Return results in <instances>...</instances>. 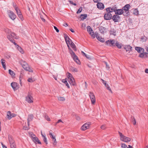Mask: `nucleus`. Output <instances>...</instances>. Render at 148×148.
Listing matches in <instances>:
<instances>
[{
  "instance_id": "26",
  "label": "nucleus",
  "mask_w": 148,
  "mask_h": 148,
  "mask_svg": "<svg viewBox=\"0 0 148 148\" xmlns=\"http://www.w3.org/2000/svg\"><path fill=\"white\" fill-rule=\"evenodd\" d=\"M130 7V5L129 4H127L123 7V10L127 11L129 10Z\"/></svg>"
},
{
  "instance_id": "4",
  "label": "nucleus",
  "mask_w": 148,
  "mask_h": 148,
  "mask_svg": "<svg viewBox=\"0 0 148 148\" xmlns=\"http://www.w3.org/2000/svg\"><path fill=\"white\" fill-rule=\"evenodd\" d=\"M118 132L121 140L125 142H128L130 141V138L124 136L121 133L119 132Z\"/></svg>"
},
{
  "instance_id": "18",
  "label": "nucleus",
  "mask_w": 148,
  "mask_h": 148,
  "mask_svg": "<svg viewBox=\"0 0 148 148\" xmlns=\"http://www.w3.org/2000/svg\"><path fill=\"white\" fill-rule=\"evenodd\" d=\"M135 49L138 53H139L143 52L144 51V49L143 48L140 47H136L135 48Z\"/></svg>"
},
{
  "instance_id": "30",
  "label": "nucleus",
  "mask_w": 148,
  "mask_h": 148,
  "mask_svg": "<svg viewBox=\"0 0 148 148\" xmlns=\"http://www.w3.org/2000/svg\"><path fill=\"white\" fill-rule=\"evenodd\" d=\"M41 133L42 136L43 138V140L45 143H46V144L47 145L48 144L47 138L45 136L42 134V132H41Z\"/></svg>"
},
{
  "instance_id": "53",
  "label": "nucleus",
  "mask_w": 148,
  "mask_h": 148,
  "mask_svg": "<svg viewBox=\"0 0 148 148\" xmlns=\"http://www.w3.org/2000/svg\"><path fill=\"white\" fill-rule=\"evenodd\" d=\"M30 136L31 137H32V139L34 137H36L35 135L32 133L31 134H30Z\"/></svg>"
},
{
  "instance_id": "22",
  "label": "nucleus",
  "mask_w": 148,
  "mask_h": 148,
  "mask_svg": "<svg viewBox=\"0 0 148 148\" xmlns=\"http://www.w3.org/2000/svg\"><path fill=\"white\" fill-rule=\"evenodd\" d=\"M110 34L113 35L115 36L116 35V31L114 29H111L110 31Z\"/></svg>"
},
{
  "instance_id": "63",
  "label": "nucleus",
  "mask_w": 148,
  "mask_h": 148,
  "mask_svg": "<svg viewBox=\"0 0 148 148\" xmlns=\"http://www.w3.org/2000/svg\"><path fill=\"white\" fill-rule=\"evenodd\" d=\"M145 72L147 73H148V69H147L145 70Z\"/></svg>"
},
{
  "instance_id": "37",
  "label": "nucleus",
  "mask_w": 148,
  "mask_h": 148,
  "mask_svg": "<svg viewBox=\"0 0 148 148\" xmlns=\"http://www.w3.org/2000/svg\"><path fill=\"white\" fill-rule=\"evenodd\" d=\"M87 31L89 33H90V32H92L93 31L89 26H88L87 27Z\"/></svg>"
},
{
  "instance_id": "3",
  "label": "nucleus",
  "mask_w": 148,
  "mask_h": 148,
  "mask_svg": "<svg viewBox=\"0 0 148 148\" xmlns=\"http://www.w3.org/2000/svg\"><path fill=\"white\" fill-rule=\"evenodd\" d=\"M8 38L11 42H13L14 39H17L18 37L16 36L15 34L13 32H11L10 34H8L7 35Z\"/></svg>"
},
{
  "instance_id": "52",
  "label": "nucleus",
  "mask_w": 148,
  "mask_h": 148,
  "mask_svg": "<svg viewBox=\"0 0 148 148\" xmlns=\"http://www.w3.org/2000/svg\"><path fill=\"white\" fill-rule=\"evenodd\" d=\"M106 128V127L105 125H103L101 127V129L102 130H105Z\"/></svg>"
},
{
  "instance_id": "42",
  "label": "nucleus",
  "mask_w": 148,
  "mask_h": 148,
  "mask_svg": "<svg viewBox=\"0 0 148 148\" xmlns=\"http://www.w3.org/2000/svg\"><path fill=\"white\" fill-rule=\"evenodd\" d=\"M58 99L59 100L62 101H64L65 100V98L64 97H58Z\"/></svg>"
},
{
  "instance_id": "25",
  "label": "nucleus",
  "mask_w": 148,
  "mask_h": 148,
  "mask_svg": "<svg viewBox=\"0 0 148 148\" xmlns=\"http://www.w3.org/2000/svg\"><path fill=\"white\" fill-rule=\"evenodd\" d=\"M75 61L78 64H80V62L79 60L78 59L77 57L75 54Z\"/></svg>"
},
{
  "instance_id": "45",
  "label": "nucleus",
  "mask_w": 148,
  "mask_h": 148,
  "mask_svg": "<svg viewBox=\"0 0 148 148\" xmlns=\"http://www.w3.org/2000/svg\"><path fill=\"white\" fill-rule=\"evenodd\" d=\"M145 55V53L143 52L139 54V57L141 58H143Z\"/></svg>"
},
{
  "instance_id": "46",
  "label": "nucleus",
  "mask_w": 148,
  "mask_h": 148,
  "mask_svg": "<svg viewBox=\"0 0 148 148\" xmlns=\"http://www.w3.org/2000/svg\"><path fill=\"white\" fill-rule=\"evenodd\" d=\"M27 81L29 82H34V80L32 78H29L28 79Z\"/></svg>"
},
{
  "instance_id": "57",
  "label": "nucleus",
  "mask_w": 148,
  "mask_h": 148,
  "mask_svg": "<svg viewBox=\"0 0 148 148\" xmlns=\"http://www.w3.org/2000/svg\"><path fill=\"white\" fill-rule=\"evenodd\" d=\"M76 119L78 121H79L80 119V117L78 116H76Z\"/></svg>"
},
{
  "instance_id": "61",
  "label": "nucleus",
  "mask_w": 148,
  "mask_h": 148,
  "mask_svg": "<svg viewBox=\"0 0 148 148\" xmlns=\"http://www.w3.org/2000/svg\"><path fill=\"white\" fill-rule=\"evenodd\" d=\"M69 1L70 3H71V4H73V5H74V3H73V2L72 1Z\"/></svg>"
},
{
  "instance_id": "29",
  "label": "nucleus",
  "mask_w": 148,
  "mask_h": 148,
  "mask_svg": "<svg viewBox=\"0 0 148 148\" xmlns=\"http://www.w3.org/2000/svg\"><path fill=\"white\" fill-rule=\"evenodd\" d=\"M62 82L64 83L66 86L68 87V88H69V86L67 82L66 79H62Z\"/></svg>"
},
{
  "instance_id": "47",
  "label": "nucleus",
  "mask_w": 148,
  "mask_h": 148,
  "mask_svg": "<svg viewBox=\"0 0 148 148\" xmlns=\"http://www.w3.org/2000/svg\"><path fill=\"white\" fill-rule=\"evenodd\" d=\"M53 144L54 146H55L56 145V144L57 143V142L56 141V138H55V139H53Z\"/></svg>"
},
{
  "instance_id": "8",
  "label": "nucleus",
  "mask_w": 148,
  "mask_h": 148,
  "mask_svg": "<svg viewBox=\"0 0 148 148\" xmlns=\"http://www.w3.org/2000/svg\"><path fill=\"white\" fill-rule=\"evenodd\" d=\"M112 14L111 13L107 12L105 14L104 16V18L106 20L111 19L112 18Z\"/></svg>"
},
{
  "instance_id": "62",
  "label": "nucleus",
  "mask_w": 148,
  "mask_h": 148,
  "mask_svg": "<svg viewBox=\"0 0 148 148\" xmlns=\"http://www.w3.org/2000/svg\"><path fill=\"white\" fill-rule=\"evenodd\" d=\"M12 43H13L15 45H16V47H18V45H17V44H16V42H13Z\"/></svg>"
},
{
  "instance_id": "44",
  "label": "nucleus",
  "mask_w": 148,
  "mask_h": 148,
  "mask_svg": "<svg viewBox=\"0 0 148 148\" xmlns=\"http://www.w3.org/2000/svg\"><path fill=\"white\" fill-rule=\"evenodd\" d=\"M10 144L11 148H16V146L14 143Z\"/></svg>"
},
{
  "instance_id": "23",
  "label": "nucleus",
  "mask_w": 148,
  "mask_h": 148,
  "mask_svg": "<svg viewBox=\"0 0 148 148\" xmlns=\"http://www.w3.org/2000/svg\"><path fill=\"white\" fill-rule=\"evenodd\" d=\"M99 30L101 33L104 34L105 32L106 28L104 27H101L99 28Z\"/></svg>"
},
{
  "instance_id": "55",
  "label": "nucleus",
  "mask_w": 148,
  "mask_h": 148,
  "mask_svg": "<svg viewBox=\"0 0 148 148\" xmlns=\"http://www.w3.org/2000/svg\"><path fill=\"white\" fill-rule=\"evenodd\" d=\"M54 28L57 32H59V31L56 26H54Z\"/></svg>"
},
{
  "instance_id": "33",
  "label": "nucleus",
  "mask_w": 148,
  "mask_h": 148,
  "mask_svg": "<svg viewBox=\"0 0 148 148\" xmlns=\"http://www.w3.org/2000/svg\"><path fill=\"white\" fill-rule=\"evenodd\" d=\"M15 10L16 12L17 13V14L18 15H19V14H21V13L20 10L17 7H15Z\"/></svg>"
},
{
  "instance_id": "7",
  "label": "nucleus",
  "mask_w": 148,
  "mask_h": 148,
  "mask_svg": "<svg viewBox=\"0 0 148 148\" xmlns=\"http://www.w3.org/2000/svg\"><path fill=\"white\" fill-rule=\"evenodd\" d=\"M89 96L91 100L92 104L93 105L94 104L96 101V99L94 94L91 92H90L89 93Z\"/></svg>"
},
{
  "instance_id": "24",
  "label": "nucleus",
  "mask_w": 148,
  "mask_h": 148,
  "mask_svg": "<svg viewBox=\"0 0 148 148\" xmlns=\"http://www.w3.org/2000/svg\"><path fill=\"white\" fill-rule=\"evenodd\" d=\"M132 47L130 45H127L125 46L124 47L125 49L127 52L128 51H130L132 50Z\"/></svg>"
},
{
  "instance_id": "58",
  "label": "nucleus",
  "mask_w": 148,
  "mask_h": 148,
  "mask_svg": "<svg viewBox=\"0 0 148 148\" xmlns=\"http://www.w3.org/2000/svg\"><path fill=\"white\" fill-rule=\"evenodd\" d=\"M60 122H62L63 123V122L62 121L61 119H59L58 120V121L56 123V124H57L58 123H59Z\"/></svg>"
},
{
  "instance_id": "16",
  "label": "nucleus",
  "mask_w": 148,
  "mask_h": 148,
  "mask_svg": "<svg viewBox=\"0 0 148 148\" xmlns=\"http://www.w3.org/2000/svg\"><path fill=\"white\" fill-rule=\"evenodd\" d=\"M8 138L10 144L14 143V141L12 136L11 135H9Z\"/></svg>"
},
{
  "instance_id": "10",
  "label": "nucleus",
  "mask_w": 148,
  "mask_h": 148,
  "mask_svg": "<svg viewBox=\"0 0 148 148\" xmlns=\"http://www.w3.org/2000/svg\"><path fill=\"white\" fill-rule=\"evenodd\" d=\"M8 15L10 18L12 20H14L16 17V15L12 11L8 10Z\"/></svg>"
},
{
  "instance_id": "32",
  "label": "nucleus",
  "mask_w": 148,
  "mask_h": 148,
  "mask_svg": "<svg viewBox=\"0 0 148 148\" xmlns=\"http://www.w3.org/2000/svg\"><path fill=\"white\" fill-rule=\"evenodd\" d=\"M5 32L6 33L7 35L10 34L11 33V31L8 28H5L4 29Z\"/></svg>"
},
{
  "instance_id": "14",
  "label": "nucleus",
  "mask_w": 148,
  "mask_h": 148,
  "mask_svg": "<svg viewBox=\"0 0 148 148\" xmlns=\"http://www.w3.org/2000/svg\"><path fill=\"white\" fill-rule=\"evenodd\" d=\"M116 42L114 40H108L106 42V43L107 44H108V43L109 42L110 45L111 44V45L112 46H114V44H116Z\"/></svg>"
},
{
  "instance_id": "2",
  "label": "nucleus",
  "mask_w": 148,
  "mask_h": 148,
  "mask_svg": "<svg viewBox=\"0 0 148 148\" xmlns=\"http://www.w3.org/2000/svg\"><path fill=\"white\" fill-rule=\"evenodd\" d=\"M21 64L23 68L25 70L29 72H32L33 70L31 69L27 62L24 61H22L21 62Z\"/></svg>"
},
{
  "instance_id": "1",
  "label": "nucleus",
  "mask_w": 148,
  "mask_h": 148,
  "mask_svg": "<svg viewBox=\"0 0 148 148\" xmlns=\"http://www.w3.org/2000/svg\"><path fill=\"white\" fill-rule=\"evenodd\" d=\"M64 37L68 47L69 52L74 60V53L73 51L74 50V43L66 34H64Z\"/></svg>"
},
{
  "instance_id": "56",
  "label": "nucleus",
  "mask_w": 148,
  "mask_h": 148,
  "mask_svg": "<svg viewBox=\"0 0 148 148\" xmlns=\"http://www.w3.org/2000/svg\"><path fill=\"white\" fill-rule=\"evenodd\" d=\"M102 81L103 83V84L105 85V86H106L107 84L106 82L103 79H102Z\"/></svg>"
},
{
  "instance_id": "13",
  "label": "nucleus",
  "mask_w": 148,
  "mask_h": 148,
  "mask_svg": "<svg viewBox=\"0 0 148 148\" xmlns=\"http://www.w3.org/2000/svg\"><path fill=\"white\" fill-rule=\"evenodd\" d=\"M7 115L8 116V119L10 120L12 118L15 117L16 115L15 114L12 113L10 111H9L7 112Z\"/></svg>"
},
{
  "instance_id": "28",
  "label": "nucleus",
  "mask_w": 148,
  "mask_h": 148,
  "mask_svg": "<svg viewBox=\"0 0 148 148\" xmlns=\"http://www.w3.org/2000/svg\"><path fill=\"white\" fill-rule=\"evenodd\" d=\"M1 62L5 70L6 69V66L5 65V60L3 59H1Z\"/></svg>"
},
{
  "instance_id": "9",
  "label": "nucleus",
  "mask_w": 148,
  "mask_h": 148,
  "mask_svg": "<svg viewBox=\"0 0 148 148\" xmlns=\"http://www.w3.org/2000/svg\"><path fill=\"white\" fill-rule=\"evenodd\" d=\"M90 125V123L89 122L85 123L81 127V130L84 131L89 129Z\"/></svg>"
},
{
  "instance_id": "21",
  "label": "nucleus",
  "mask_w": 148,
  "mask_h": 148,
  "mask_svg": "<svg viewBox=\"0 0 148 148\" xmlns=\"http://www.w3.org/2000/svg\"><path fill=\"white\" fill-rule=\"evenodd\" d=\"M96 36L97 39L100 42H104V39L101 37L99 36L98 34H96Z\"/></svg>"
},
{
  "instance_id": "41",
  "label": "nucleus",
  "mask_w": 148,
  "mask_h": 148,
  "mask_svg": "<svg viewBox=\"0 0 148 148\" xmlns=\"http://www.w3.org/2000/svg\"><path fill=\"white\" fill-rule=\"evenodd\" d=\"M131 119L132 120V122L134 125H135L136 123V121L135 118L133 117H132Z\"/></svg>"
},
{
  "instance_id": "34",
  "label": "nucleus",
  "mask_w": 148,
  "mask_h": 148,
  "mask_svg": "<svg viewBox=\"0 0 148 148\" xmlns=\"http://www.w3.org/2000/svg\"><path fill=\"white\" fill-rule=\"evenodd\" d=\"M81 53L82 55L83 56H85L88 59H90V57L89 56L86 55L83 51H82Z\"/></svg>"
},
{
  "instance_id": "15",
  "label": "nucleus",
  "mask_w": 148,
  "mask_h": 148,
  "mask_svg": "<svg viewBox=\"0 0 148 148\" xmlns=\"http://www.w3.org/2000/svg\"><path fill=\"white\" fill-rule=\"evenodd\" d=\"M123 10L122 9H118L116 10V11H115V13L116 14L118 15H121L123 14Z\"/></svg>"
},
{
  "instance_id": "36",
  "label": "nucleus",
  "mask_w": 148,
  "mask_h": 148,
  "mask_svg": "<svg viewBox=\"0 0 148 148\" xmlns=\"http://www.w3.org/2000/svg\"><path fill=\"white\" fill-rule=\"evenodd\" d=\"M133 13L134 14L137 16L138 14V11L137 9H135L133 10Z\"/></svg>"
},
{
  "instance_id": "20",
  "label": "nucleus",
  "mask_w": 148,
  "mask_h": 148,
  "mask_svg": "<svg viewBox=\"0 0 148 148\" xmlns=\"http://www.w3.org/2000/svg\"><path fill=\"white\" fill-rule=\"evenodd\" d=\"M106 10L107 12L111 13V12H115V11H116V10L114 8L110 7L106 8Z\"/></svg>"
},
{
  "instance_id": "59",
  "label": "nucleus",
  "mask_w": 148,
  "mask_h": 148,
  "mask_svg": "<svg viewBox=\"0 0 148 148\" xmlns=\"http://www.w3.org/2000/svg\"><path fill=\"white\" fill-rule=\"evenodd\" d=\"M23 129L25 130H27L29 129V128L26 127V126H24Z\"/></svg>"
},
{
  "instance_id": "64",
  "label": "nucleus",
  "mask_w": 148,
  "mask_h": 148,
  "mask_svg": "<svg viewBox=\"0 0 148 148\" xmlns=\"http://www.w3.org/2000/svg\"><path fill=\"white\" fill-rule=\"evenodd\" d=\"M2 147H3V148H7V147H6V146L4 145L2 143Z\"/></svg>"
},
{
  "instance_id": "11",
  "label": "nucleus",
  "mask_w": 148,
  "mask_h": 148,
  "mask_svg": "<svg viewBox=\"0 0 148 148\" xmlns=\"http://www.w3.org/2000/svg\"><path fill=\"white\" fill-rule=\"evenodd\" d=\"M112 19L114 22H118L120 19V17L119 15L115 14L112 16Z\"/></svg>"
},
{
  "instance_id": "31",
  "label": "nucleus",
  "mask_w": 148,
  "mask_h": 148,
  "mask_svg": "<svg viewBox=\"0 0 148 148\" xmlns=\"http://www.w3.org/2000/svg\"><path fill=\"white\" fill-rule=\"evenodd\" d=\"M87 17V15L86 14H81L80 16V18L82 20H84L86 19Z\"/></svg>"
},
{
  "instance_id": "38",
  "label": "nucleus",
  "mask_w": 148,
  "mask_h": 148,
  "mask_svg": "<svg viewBox=\"0 0 148 148\" xmlns=\"http://www.w3.org/2000/svg\"><path fill=\"white\" fill-rule=\"evenodd\" d=\"M9 72L10 74L12 77L14 76V75H15V74L14 73V72L10 69H9Z\"/></svg>"
},
{
  "instance_id": "54",
  "label": "nucleus",
  "mask_w": 148,
  "mask_h": 148,
  "mask_svg": "<svg viewBox=\"0 0 148 148\" xmlns=\"http://www.w3.org/2000/svg\"><path fill=\"white\" fill-rule=\"evenodd\" d=\"M45 118L46 119H47L48 121H50V119L49 118L48 116L47 115H45Z\"/></svg>"
},
{
  "instance_id": "51",
  "label": "nucleus",
  "mask_w": 148,
  "mask_h": 148,
  "mask_svg": "<svg viewBox=\"0 0 148 148\" xmlns=\"http://www.w3.org/2000/svg\"><path fill=\"white\" fill-rule=\"evenodd\" d=\"M104 63L106 65V68L108 69H109L110 68V67H109V65H108V64L107 63V62L105 61H104Z\"/></svg>"
},
{
  "instance_id": "48",
  "label": "nucleus",
  "mask_w": 148,
  "mask_h": 148,
  "mask_svg": "<svg viewBox=\"0 0 148 148\" xmlns=\"http://www.w3.org/2000/svg\"><path fill=\"white\" fill-rule=\"evenodd\" d=\"M121 147H122L123 148H127V145H126L124 143H122L121 144Z\"/></svg>"
},
{
  "instance_id": "40",
  "label": "nucleus",
  "mask_w": 148,
  "mask_h": 148,
  "mask_svg": "<svg viewBox=\"0 0 148 148\" xmlns=\"http://www.w3.org/2000/svg\"><path fill=\"white\" fill-rule=\"evenodd\" d=\"M115 45L119 49H120L121 48V44L117 42H116Z\"/></svg>"
},
{
  "instance_id": "49",
  "label": "nucleus",
  "mask_w": 148,
  "mask_h": 148,
  "mask_svg": "<svg viewBox=\"0 0 148 148\" xmlns=\"http://www.w3.org/2000/svg\"><path fill=\"white\" fill-rule=\"evenodd\" d=\"M82 7H80L79 9L78 10V11H77V14H79V13H80L82 11Z\"/></svg>"
},
{
  "instance_id": "50",
  "label": "nucleus",
  "mask_w": 148,
  "mask_h": 148,
  "mask_svg": "<svg viewBox=\"0 0 148 148\" xmlns=\"http://www.w3.org/2000/svg\"><path fill=\"white\" fill-rule=\"evenodd\" d=\"M107 88V89L109 90L110 91H111V89L109 86V85L108 84H107V85L106 86H105Z\"/></svg>"
},
{
  "instance_id": "6",
  "label": "nucleus",
  "mask_w": 148,
  "mask_h": 148,
  "mask_svg": "<svg viewBox=\"0 0 148 148\" xmlns=\"http://www.w3.org/2000/svg\"><path fill=\"white\" fill-rule=\"evenodd\" d=\"M31 95V93L30 92H29L27 96L26 97V100L29 103L33 102V97Z\"/></svg>"
},
{
  "instance_id": "39",
  "label": "nucleus",
  "mask_w": 148,
  "mask_h": 148,
  "mask_svg": "<svg viewBox=\"0 0 148 148\" xmlns=\"http://www.w3.org/2000/svg\"><path fill=\"white\" fill-rule=\"evenodd\" d=\"M91 35V36L93 38H94L95 37V33L93 31L90 32L89 33Z\"/></svg>"
},
{
  "instance_id": "5",
  "label": "nucleus",
  "mask_w": 148,
  "mask_h": 148,
  "mask_svg": "<svg viewBox=\"0 0 148 148\" xmlns=\"http://www.w3.org/2000/svg\"><path fill=\"white\" fill-rule=\"evenodd\" d=\"M68 78V81L71 85H74V83L73 82V80L74 79L72 74L69 73H67L66 74Z\"/></svg>"
},
{
  "instance_id": "60",
  "label": "nucleus",
  "mask_w": 148,
  "mask_h": 148,
  "mask_svg": "<svg viewBox=\"0 0 148 148\" xmlns=\"http://www.w3.org/2000/svg\"><path fill=\"white\" fill-rule=\"evenodd\" d=\"M100 1L101 0H93L94 2L95 3H97Z\"/></svg>"
},
{
  "instance_id": "43",
  "label": "nucleus",
  "mask_w": 148,
  "mask_h": 148,
  "mask_svg": "<svg viewBox=\"0 0 148 148\" xmlns=\"http://www.w3.org/2000/svg\"><path fill=\"white\" fill-rule=\"evenodd\" d=\"M18 16L21 21H23V18L22 14H19V15H18Z\"/></svg>"
},
{
  "instance_id": "27",
  "label": "nucleus",
  "mask_w": 148,
  "mask_h": 148,
  "mask_svg": "<svg viewBox=\"0 0 148 148\" xmlns=\"http://www.w3.org/2000/svg\"><path fill=\"white\" fill-rule=\"evenodd\" d=\"M33 118L34 116L33 114H29L28 115V116L27 118V121H32Z\"/></svg>"
},
{
  "instance_id": "17",
  "label": "nucleus",
  "mask_w": 148,
  "mask_h": 148,
  "mask_svg": "<svg viewBox=\"0 0 148 148\" xmlns=\"http://www.w3.org/2000/svg\"><path fill=\"white\" fill-rule=\"evenodd\" d=\"M97 7L100 9H103L104 8V5L101 3H98L97 4Z\"/></svg>"
},
{
  "instance_id": "19",
  "label": "nucleus",
  "mask_w": 148,
  "mask_h": 148,
  "mask_svg": "<svg viewBox=\"0 0 148 148\" xmlns=\"http://www.w3.org/2000/svg\"><path fill=\"white\" fill-rule=\"evenodd\" d=\"M32 140L36 143H38L40 144H41L40 141L39 140L38 138L36 137L33 138Z\"/></svg>"
},
{
  "instance_id": "35",
  "label": "nucleus",
  "mask_w": 148,
  "mask_h": 148,
  "mask_svg": "<svg viewBox=\"0 0 148 148\" xmlns=\"http://www.w3.org/2000/svg\"><path fill=\"white\" fill-rule=\"evenodd\" d=\"M17 49L22 53H24V51H23L22 49L21 48V47H19V46H18V47H17Z\"/></svg>"
},
{
  "instance_id": "12",
  "label": "nucleus",
  "mask_w": 148,
  "mask_h": 148,
  "mask_svg": "<svg viewBox=\"0 0 148 148\" xmlns=\"http://www.w3.org/2000/svg\"><path fill=\"white\" fill-rule=\"evenodd\" d=\"M11 86L13 90L15 91L18 88V87L17 85V83L13 82L11 83Z\"/></svg>"
}]
</instances>
